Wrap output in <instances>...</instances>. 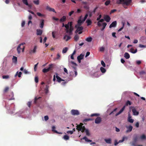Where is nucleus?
<instances>
[{
	"mask_svg": "<svg viewBox=\"0 0 146 146\" xmlns=\"http://www.w3.org/2000/svg\"><path fill=\"white\" fill-rule=\"evenodd\" d=\"M18 72L17 71V73H16V74H15V76H16L17 75L18 76V77L20 78L21 77V75L22 74V72H19V73L18 74Z\"/></svg>",
	"mask_w": 146,
	"mask_h": 146,
	"instance_id": "42",
	"label": "nucleus"
},
{
	"mask_svg": "<svg viewBox=\"0 0 146 146\" xmlns=\"http://www.w3.org/2000/svg\"><path fill=\"white\" fill-rule=\"evenodd\" d=\"M130 52L132 53L135 54L137 52V49H135L134 50V49L133 48H131L130 49Z\"/></svg>",
	"mask_w": 146,
	"mask_h": 146,
	"instance_id": "25",
	"label": "nucleus"
},
{
	"mask_svg": "<svg viewBox=\"0 0 146 146\" xmlns=\"http://www.w3.org/2000/svg\"><path fill=\"white\" fill-rule=\"evenodd\" d=\"M104 19L107 22H109L110 20V18L108 15H106L104 16Z\"/></svg>",
	"mask_w": 146,
	"mask_h": 146,
	"instance_id": "21",
	"label": "nucleus"
},
{
	"mask_svg": "<svg viewBox=\"0 0 146 146\" xmlns=\"http://www.w3.org/2000/svg\"><path fill=\"white\" fill-rule=\"evenodd\" d=\"M82 139L85 140V141L88 142H91L92 141V140L88 139L86 136L84 137Z\"/></svg>",
	"mask_w": 146,
	"mask_h": 146,
	"instance_id": "27",
	"label": "nucleus"
},
{
	"mask_svg": "<svg viewBox=\"0 0 146 146\" xmlns=\"http://www.w3.org/2000/svg\"><path fill=\"white\" fill-rule=\"evenodd\" d=\"M79 38V36L78 35H75L74 37V40L76 41H77L78 40Z\"/></svg>",
	"mask_w": 146,
	"mask_h": 146,
	"instance_id": "47",
	"label": "nucleus"
},
{
	"mask_svg": "<svg viewBox=\"0 0 146 146\" xmlns=\"http://www.w3.org/2000/svg\"><path fill=\"white\" fill-rule=\"evenodd\" d=\"M44 20L43 19H41L40 21V27L41 29H42L43 27L44 24Z\"/></svg>",
	"mask_w": 146,
	"mask_h": 146,
	"instance_id": "16",
	"label": "nucleus"
},
{
	"mask_svg": "<svg viewBox=\"0 0 146 146\" xmlns=\"http://www.w3.org/2000/svg\"><path fill=\"white\" fill-rule=\"evenodd\" d=\"M9 78V75H3L2 76L3 78L4 79H7Z\"/></svg>",
	"mask_w": 146,
	"mask_h": 146,
	"instance_id": "49",
	"label": "nucleus"
},
{
	"mask_svg": "<svg viewBox=\"0 0 146 146\" xmlns=\"http://www.w3.org/2000/svg\"><path fill=\"white\" fill-rule=\"evenodd\" d=\"M136 63L137 64H140L141 63H143L142 61L140 60H137L136 61Z\"/></svg>",
	"mask_w": 146,
	"mask_h": 146,
	"instance_id": "55",
	"label": "nucleus"
},
{
	"mask_svg": "<svg viewBox=\"0 0 146 146\" xmlns=\"http://www.w3.org/2000/svg\"><path fill=\"white\" fill-rule=\"evenodd\" d=\"M68 50L67 47H65L63 49L62 52L63 53H66Z\"/></svg>",
	"mask_w": 146,
	"mask_h": 146,
	"instance_id": "38",
	"label": "nucleus"
},
{
	"mask_svg": "<svg viewBox=\"0 0 146 146\" xmlns=\"http://www.w3.org/2000/svg\"><path fill=\"white\" fill-rule=\"evenodd\" d=\"M81 17H82V16H81L79 18V19L78 21V24H77V25H76V26H75L76 28L78 26L81 25L82 23L84 22V21H83V20L82 21L81 20Z\"/></svg>",
	"mask_w": 146,
	"mask_h": 146,
	"instance_id": "10",
	"label": "nucleus"
},
{
	"mask_svg": "<svg viewBox=\"0 0 146 146\" xmlns=\"http://www.w3.org/2000/svg\"><path fill=\"white\" fill-rule=\"evenodd\" d=\"M126 105H131V103L130 102L129 100H128L127 101V102H126Z\"/></svg>",
	"mask_w": 146,
	"mask_h": 146,
	"instance_id": "61",
	"label": "nucleus"
},
{
	"mask_svg": "<svg viewBox=\"0 0 146 146\" xmlns=\"http://www.w3.org/2000/svg\"><path fill=\"white\" fill-rule=\"evenodd\" d=\"M25 44V42H23L19 44L17 48V50L18 54H20L21 52H23L25 48V46L24 45Z\"/></svg>",
	"mask_w": 146,
	"mask_h": 146,
	"instance_id": "2",
	"label": "nucleus"
},
{
	"mask_svg": "<svg viewBox=\"0 0 146 146\" xmlns=\"http://www.w3.org/2000/svg\"><path fill=\"white\" fill-rule=\"evenodd\" d=\"M105 141L107 143L111 144V139H105Z\"/></svg>",
	"mask_w": 146,
	"mask_h": 146,
	"instance_id": "30",
	"label": "nucleus"
},
{
	"mask_svg": "<svg viewBox=\"0 0 146 146\" xmlns=\"http://www.w3.org/2000/svg\"><path fill=\"white\" fill-rule=\"evenodd\" d=\"M86 22L87 23L88 26L90 25L92 23V21L90 19H87Z\"/></svg>",
	"mask_w": 146,
	"mask_h": 146,
	"instance_id": "35",
	"label": "nucleus"
},
{
	"mask_svg": "<svg viewBox=\"0 0 146 146\" xmlns=\"http://www.w3.org/2000/svg\"><path fill=\"white\" fill-rule=\"evenodd\" d=\"M56 79H57V81L58 82H61V81H63L64 80H62V78H61L59 76H56Z\"/></svg>",
	"mask_w": 146,
	"mask_h": 146,
	"instance_id": "36",
	"label": "nucleus"
},
{
	"mask_svg": "<svg viewBox=\"0 0 146 146\" xmlns=\"http://www.w3.org/2000/svg\"><path fill=\"white\" fill-rule=\"evenodd\" d=\"M84 124L80 123V124L76 126V129L78 130V132L81 131L82 132L84 133L85 130V126H83Z\"/></svg>",
	"mask_w": 146,
	"mask_h": 146,
	"instance_id": "3",
	"label": "nucleus"
},
{
	"mask_svg": "<svg viewBox=\"0 0 146 146\" xmlns=\"http://www.w3.org/2000/svg\"><path fill=\"white\" fill-rule=\"evenodd\" d=\"M37 15L40 17H45V15H44L42 14L39 12H37L36 13Z\"/></svg>",
	"mask_w": 146,
	"mask_h": 146,
	"instance_id": "39",
	"label": "nucleus"
},
{
	"mask_svg": "<svg viewBox=\"0 0 146 146\" xmlns=\"http://www.w3.org/2000/svg\"><path fill=\"white\" fill-rule=\"evenodd\" d=\"M94 76L95 77H99L100 76V74H99V73L98 72H96L94 74Z\"/></svg>",
	"mask_w": 146,
	"mask_h": 146,
	"instance_id": "50",
	"label": "nucleus"
},
{
	"mask_svg": "<svg viewBox=\"0 0 146 146\" xmlns=\"http://www.w3.org/2000/svg\"><path fill=\"white\" fill-rule=\"evenodd\" d=\"M139 46L141 48H145L146 47V46L143 45L141 44H140L139 45Z\"/></svg>",
	"mask_w": 146,
	"mask_h": 146,
	"instance_id": "58",
	"label": "nucleus"
},
{
	"mask_svg": "<svg viewBox=\"0 0 146 146\" xmlns=\"http://www.w3.org/2000/svg\"><path fill=\"white\" fill-rule=\"evenodd\" d=\"M125 139V137H123L122 139L121 140H119V141L118 142H119V143H122V142H123V141H124Z\"/></svg>",
	"mask_w": 146,
	"mask_h": 146,
	"instance_id": "57",
	"label": "nucleus"
},
{
	"mask_svg": "<svg viewBox=\"0 0 146 146\" xmlns=\"http://www.w3.org/2000/svg\"><path fill=\"white\" fill-rule=\"evenodd\" d=\"M13 62L14 63H16L17 62V57L15 56H13Z\"/></svg>",
	"mask_w": 146,
	"mask_h": 146,
	"instance_id": "33",
	"label": "nucleus"
},
{
	"mask_svg": "<svg viewBox=\"0 0 146 146\" xmlns=\"http://www.w3.org/2000/svg\"><path fill=\"white\" fill-rule=\"evenodd\" d=\"M9 87H6L4 89L3 92L4 93H6L9 90Z\"/></svg>",
	"mask_w": 146,
	"mask_h": 146,
	"instance_id": "46",
	"label": "nucleus"
},
{
	"mask_svg": "<svg viewBox=\"0 0 146 146\" xmlns=\"http://www.w3.org/2000/svg\"><path fill=\"white\" fill-rule=\"evenodd\" d=\"M131 1V0H117L116 3L118 4H122L124 5H128Z\"/></svg>",
	"mask_w": 146,
	"mask_h": 146,
	"instance_id": "4",
	"label": "nucleus"
},
{
	"mask_svg": "<svg viewBox=\"0 0 146 146\" xmlns=\"http://www.w3.org/2000/svg\"><path fill=\"white\" fill-rule=\"evenodd\" d=\"M117 25V22L116 21H114L110 25L109 27L111 28L116 27Z\"/></svg>",
	"mask_w": 146,
	"mask_h": 146,
	"instance_id": "19",
	"label": "nucleus"
},
{
	"mask_svg": "<svg viewBox=\"0 0 146 146\" xmlns=\"http://www.w3.org/2000/svg\"><path fill=\"white\" fill-rule=\"evenodd\" d=\"M37 65L38 64H35V65H34V70L35 71H36L37 69Z\"/></svg>",
	"mask_w": 146,
	"mask_h": 146,
	"instance_id": "62",
	"label": "nucleus"
},
{
	"mask_svg": "<svg viewBox=\"0 0 146 146\" xmlns=\"http://www.w3.org/2000/svg\"><path fill=\"white\" fill-rule=\"evenodd\" d=\"M125 109V106H123L122 108L117 113L115 114V116H117L118 115L120 114L124 110V109Z\"/></svg>",
	"mask_w": 146,
	"mask_h": 146,
	"instance_id": "20",
	"label": "nucleus"
},
{
	"mask_svg": "<svg viewBox=\"0 0 146 146\" xmlns=\"http://www.w3.org/2000/svg\"><path fill=\"white\" fill-rule=\"evenodd\" d=\"M23 3L25 5L28 6L31 9L32 6L31 5L29 4L27 0H22Z\"/></svg>",
	"mask_w": 146,
	"mask_h": 146,
	"instance_id": "9",
	"label": "nucleus"
},
{
	"mask_svg": "<svg viewBox=\"0 0 146 146\" xmlns=\"http://www.w3.org/2000/svg\"><path fill=\"white\" fill-rule=\"evenodd\" d=\"M74 66H72V68H74V74H75V76H74V77H76V76L77 75L78 73L76 71V66L77 65V64H74Z\"/></svg>",
	"mask_w": 146,
	"mask_h": 146,
	"instance_id": "22",
	"label": "nucleus"
},
{
	"mask_svg": "<svg viewBox=\"0 0 146 146\" xmlns=\"http://www.w3.org/2000/svg\"><path fill=\"white\" fill-rule=\"evenodd\" d=\"M141 139H144L146 138V137L145 136V135H143L141 136Z\"/></svg>",
	"mask_w": 146,
	"mask_h": 146,
	"instance_id": "53",
	"label": "nucleus"
},
{
	"mask_svg": "<svg viewBox=\"0 0 146 146\" xmlns=\"http://www.w3.org/2000/svg\"><path fill=\"white\" fill-rule=\"evenodd\" d=\"M127 130L126 131V133H127L131 132L132 131L133 127L131 125H129V126L126 127Z\"/></svg>",
	"mask_w": 146,
	"mask_h": 146,
	"instance_id": "11",
	"label": "nucleus"
},
{
	"mask_svg": "<svg viewBox=\"0 0 146 146\" xmlns=\"http://www.w3.org/2000/svg\"><path fill=\"white\" fill-rule=\"evenodd\" d=\"M76 52V50H75L73 53L70 56V58L72 59L73 60L74 59V55L75 54Z\"/></svg>",
	"mask_w": 146,
	"mask_h": 146,
	"instance_id": "31",
	"label": "nucleus"
},
{
	"mask_svg": "<svg viewBox=\"0 0 146 146\" xmlns=\"http://www.w3.org/2000/svg\"><path fill=\"white\" fill-rule=\"evenodd\" d=\"M93 119H85L83 120V122L85 124V122H88L90 121H92Z\"/></svg>",
	"mask_w": 146,
	"mask_h": 146,
	"instance_id": "37",
	"label": "nucleus"
},
{
	"mask_svg": "<svg viewBox=\"0 0 146 146\" xmlns=\"http://www.w3.org/2000/svg\"><path fill=\"white\" fill-rule=\"evenodd\" d=\"M88 14H86L84 18V19L83 20V21H84L88 17Z\"/></svg>",
	"mask_w": 146,
	"mask_h": 146,
	"instance_id": "59",
	"label": "nucleus"
},
{
	"mask_svg": "<svg viewBox=\"0 0 146 146\" xmlns=\"http://www.w3.org/2000/svg\"><path fill=\"white\" fill-rule=\"evenodd\" d=\"M25 24V22L24 21H22V22L21 23V26L22 27H23Z\"/></svg>",
	"mask_w": 146,
	"mask_h": 146,
	"instance_id": "64",
	"label": "nucleus"
},
{
	"mask_svg": "<svg viewBox=\"0 0 146 146\" xmlns=\"http://www.w3.org/2000/svg\"><path fill=\"white\" fill-rule=\"evenodd\" d=\"M131 117L130 115V113H128V121L129 122L131 123H133L134 120L133 119L131 118Z\"/></svg>",
	"mask_w": 146,
	"mask_h": 146,
	"instance_id": "12",
	"label": "nucleus"
},
{
	"mask_svg": "<svg viewBox=\"0 0 146 146\" xmlns=\"http://www.w3.org/2000/svg\"><path fill=\"white\" fill-rule=\"evenodd\" d=\"M55 127L54 126H52V131L53 132H54L58 134H62V133L61 132H58L56 130H55Z\"/></svg>",
	"mask_w": 146,
	"mask_h": 146,
	"instance_id": "18",
	"label": "nucleus"
},
{
	"mask_svg": "<svg viewBox=\"0 0 146 146\" xmlns=\"http://www.w3.org/2000/svg\"><path fill=\"white\" fill-rule=\"evenodd\" d=\"M102 121V119L100 117H97L95 120V123L98 124Z\"/></svg>",
	"mask_w": 146,
	"mask_h": 146,
	"instance_id": "13",
	"label": "nucleus"
},
{
	"mask_svg": "<svg viewBox=\"0 0 146 146\" xmlns=\"http://www.w3.org/2000/svg\"><path fill=\"white\" fill-rule=\"evenodd\" d=\"M138 137L137 136H136L134 137V138H133V141H135L136 142L137 140Z\"/></svg>",
	"mask_w": 146,
	"mask_h": 146,
	"instance_id": "60",
	"label": "nucleus"
},
{
	"mask_svg": "<svg viewBox=\"0 0 146 146\" xmlns=\"http://www.w3.org/2000/svg\"><path fill=\"white\" fill-rule=\"evenodd\" d=\"M80 26H78L77 27V30L76 31V32H78V34H80L82 33V30L83 29V27H79Z\"/></svg>",
	"mask_w": 146,
	"mask_h": 146,
	"instance_id": "7",
	"label": "nucleus"
},
{
	"mask_svg": "<svg viewBox=\"0 0 146 146\" xmlns=\"http://www.w3.org/2000/svg\"><path fill=\"white\" fill-rule=\"evenodd\" d=\"M132 112H133V115H139V112L137 111L135 108L133 107V108L132 109Z\"/></svg>",
	"mask_w": 146,
	"mask_h": 146,
	"instance_id": "14",
	"label": "nucleus"
},
{
	"mask_svg": "<svg viewBox=\"0 0 146 146\" xmlns=\"http://www.w3.org/2000/svg\"><path fill=\"white\" fill-rule=\"evenodd\" d=\"M42 33V31L40 29H37L36 30V35H41Z\"/></svg>",
	"mask_w": 146,
	"mask_h": 146,
	"instance_id": "17",
	"label": "nucleus"
},
{
	"mask_svg": "<svg viewBox=\"0 0 146 146\" xmlns=\"http://www.w3.org/2000/svg\"><path fill=\"white\" fill-rule=\"evenodd\" d=\"M41 98L40 97H39L37 98V97H35V100H34V103L35 104H36V101L37 100H38L39 99H40Z\"/></svg>",
	"mask_w": 146,
	"mask_h": 146,
	"instance_id": "48",
	"label": "nucleus"
},
{
	"mask_svg": "<svg viewBox=\"0 0 146 146\" xmlns=\"http://www.w3.org/2000/svg\"><path fill=\"white\" fill-rule=\"evenodd\" d=\"M100 115V114L97 113L92 114L90 115V116L92 117L93 116H98Z\"/></svg>",
	"mask_w": 146,
	"mask_h": 146,
	"instance_id": "41",
	"label": "nucleus"
},
{
	"mask_svg": "<svg viewBox=\"0 0 146 146\" xmlns=\"http://www.w3.org/2000/svg\"><path fill=\"white\" fill-rule=\"evenodd\" d=\"M110 2V0H107L105 3V4L107 6L108 5Z\"/></svg>",
	"mask_w": 146,
	"mask_h": 146,
	"instance_id": "51",
	"label": "nucleus"
},
{
	"mask_svg": "<svg viewBox=\"0 0 146 146\" xmlns=\"http://www.w3.org/2000/svg\"><path fill=\"white\" fill-rule=\"evenodd\" d=\"M35 82L37 83L38 82V78L37 76H35Z\"/></svg>",
	"mask_w": 146,
	"mask_h": 146,
	"instance_id": "56",
	"label": "nucleus"
},
{
	"mask_svg": "<svg viewBox=\"0 0 146 146\" xmlns=\"http://www.w3.org/2000/svg\"><path fill=\"white\" fill-rule=\"evenodd\" d=\"M72 22H69L67 24L65 25V30L66 33H68L69 35H71L72 34V31L74 28L72 26Z\"/></svg>",
	"mask_w": 146,
	"mask_h": 146,
	"instance_id": "1",
	"label": "nucleus"
},
{
	"mask_svg": "<svg viewBox=\"0 0 146 146\" xmlns=\"http://www.w3.org/2000/svg\"><path fill=\"white\" fill-rule=\"evenodd\" d=\"M124 57L126 59H128L130 58L129 54L127 52H125L124 54Z\"/></svg>",
	"mask_w": 146,
	"mask_h": 146,
	"instance_id": "34",
	"label": "nucleus"
},
{
	"mask_svg": "<svg viewBox=\"0 0 146 146\" xmlns=\"http://www.w3.org/2000/svg\"><path fill=\"white\" fill-rule=\"evenodd\" d=\"M86 40L88 42H91L92 40V38L91 37H89L86 38Z\"/></svg>",
	"mask_w": 146,
	"mask_h": 146,
	"instance_id": "32",
	"label": "nucleus"
},
{
	"mask_svg": "<svg viewBox=\"0 0 146 146\" xmlns=\"http://www.w3.org/2000/svg\"><path fill=\"white\" fill-rule=\"evenodd\" d=\"M66 19V17L65 16H64L60 19V22H62L65 21Z\"/></svg>",
	"mask_w": 146,
	"mask_h": 146,
	"instance_id": "26",
	"label": "nucleus"
},
{
	"mask_svg": "<svg viewBox=\"0 0 146 146\" xmlns=\"http://www.w3.org/2000/svg\"><path fill=\"white\" fill-rule=\"evenodd\" d=\"M46 9L50 11H53L55 13H56L54 9L51 8L49 6H47L46 7Z\"/></svg>",
	"mask_w": 146,
	"mask_h": 146,
	"instance_id": "24",
	"label": "nucleus"
},
{
	"mask_svg": "<svg viewBox=\"0 0 146 146\" xmlns=\"http://www.w3.org/2000/svg\"><path fill=\"white\" fill-rule=\"evenodd\" d=\"M73 132L72 131H67V133L68 134H72Z\"/></svg>",
	"mask_w": 146,
	"mask_h": 146,
	"instance_id": "63",
	"label": "nucleus"
},
{
	"mask_svg": "<svg viewBox=\"0 0 146 146\" xmlns=\"http://www.w3.org/2000/svg\"><path fill=\"white\" fill-rule=\"evenodd\" d=\"M11 97H11V98L9 99H8V100H14V98H13V92H11Z\"/></svg>",
	"mask_w": 146,
	"mask_h": 146,
	"instance_id": "43",
	"label": "nucleus"
},
{
	"mask_svg": "<svg viewBox=\"0 0 146 146\" xmlns=\"http://www.w3.org/2000/svg\"><path fill=\"white\" fill-rule=\"evenodd\" d=\"M52 64H50L48 67V68H44L42 70V72L44 73H46L49 72V71L50 70L51 68L52 67Z\"/></svg>",
	"mask_w": 146,
	"mask_h": 146,
	"instance_id": "6",
	"label": "nucleus"
},
{
	"mask_svg": "<svg viewBox=\"0 0 146 146\" xmlns=\"http://www.w3.org/2000/svg\"><path fill=\"white\" fill-rule=\"evenodd\" d=\"M106 25H107V24L106 23H103V24H102L103 28L101 29L102 31H103Z\"/></svg>",
	"mask_w": 146,
	"mask_h": 146,
	"instance_id": "45",
	"label": "nucleus"
},
{
	"mask_svg": "<svg viewBox=\"0 0 146 146\" xmlns=\"http://www.w3.org/2000/svg\"><path fill=\"white\" fill-rule=\"evenodd\" d=\"M70 38L71 37L70 36H68L67 35H65L64 37V39L66 41H67L68 40H70Z\"/></svg>",
	"mask_w": 146,
	"mask_h": 146,
	"instance_id": "23",
	"label": "nucleus"
},
{
	"mask_svg": "<svg viewBox=\"0 0 146 146\" xmlns=\"http://www.w3.org/2000/svg\"><path fill=\"white\" fill-rule=\"evenodd\" d=\"M100 70L101 72L103 73H105L106 71V69L103 67H101Z\"/></svg>",
	"mask_w": 146,
	"mask_h": 146,
	"instance_id": "29",
	"label": "nucleus"
},
{
	"mask_svg": "<svg viewBox=\"0 0 146 146\" xmlns=\"http://www.w3.org/2000/svg\"><path fill=\"white\" fill-rule=\"evenodd\" d=\"M84 56V55L82 54H81L79 56L77 57V59L79 63H80L81 60L82 59Z\"/></svg>",
	"mask_w": 146,
	"mask_h": 146,
	"instance_id": "8",
	"label": "nucleus"
},
{
	"mask_svg": "<svg viewBox=\"0 0 146 146\" xmlns=\"http://www.w3.org/2000/svg\"><path fill=\"white\" fill-rule=\"evenodd\" d=\"M117 110V108H116L115 109H114V110H113V111H112V112H111V113H110V114H109V115H111V114H114V112L115 111H116Z\"/></svg>",
	"mask_w": 146,
	"mask_h": 146,
	"instance_id": "54",
	"label": "nucleus"
},
{
	"mask_svg": "<svg viewBox=\"0 0 146 146\" xmlns=\"http://www.w3.org/2000/svg\"><path fill=\"white\" fill-rule=\"evenodd\" d=\"M36 46H35L33 49H31L30 50V53L31 54H32L35 53L36 52Z\"/></svg>",
	"mask_w": 146,
	"mask_h": 146,
	"instance_id": "15",
	"label": "nucleus"
},
{
	"mask_svg": "<svg viewBox=\"0 0 146 146\" xmlns=\"http://www.w3.org/2000/svg\"><path fill=\"white\" fill-rule=\"evenodd\" d=\"M85 132H86V135L87 136H90V133L88 131V129H86L85 130Z\"/></svg>",
	"mask_w": 146,
	"mask_h": 146,
	"instance_id": "40",
	"label": "nucleus"
},
{
	"mask_svg": "<svg viewBox=\"0 0 146 146\" xmlns=\"http://www.w3.org/2000/svg\"><path fill=\"white\" fill-rule=\"evenodd\" d=\"M56 32L55 31H53V32H52V37L54 38H55V35L56 34Z\"/></svg>",
	"mask_w": 146,
	"mask_h": 146,
	"instance_id": "52",
	"label": "nucleus"
},
{
	"mask_svg": "<svg viewBox=\"0 0 146 146\" xmlns=\"http://www.w3.org/2000/svg\"><path fill=\"white\" fill-rule=\"evenodd\" d=\"M33 2L36 5H38L40 3L39 0H34Z\"/></svg>",
	"mask_w": 146,
	"mask_h": 146,
	"instance_id": "28",
	"label": "nucleus"
},
{
	"mask_svg": "<svg viewBox=\"0 0 146 146\" xmlns=\"http://www.w3.org/2000/svg\"><path fill=\"white\" fill-rule=\"evenodd\" d=\"M71 113L73 115H79V112L78 110L72 109L71 111Z\"/></svg>",
	"mask_w": 146,
	"mask_h": 146,
	"instance_id": "5",
	"label": "nucleus"
},
{
	"mask_svg": "<svg viewBox=\"0 0 146 146\" xmlns=\"http://www.w3.org/2000/svg\"><path fill=\"white\" fill-rule=\"evenodd\" d=\"M69 136L67 135H64L63 137V139L66 140H69Z\"/></svg>",
	"mask_w": 146,
	"mask_h": 146,
	"instance_id": "44",
	"label": "nucleus"
}]
</instances>
